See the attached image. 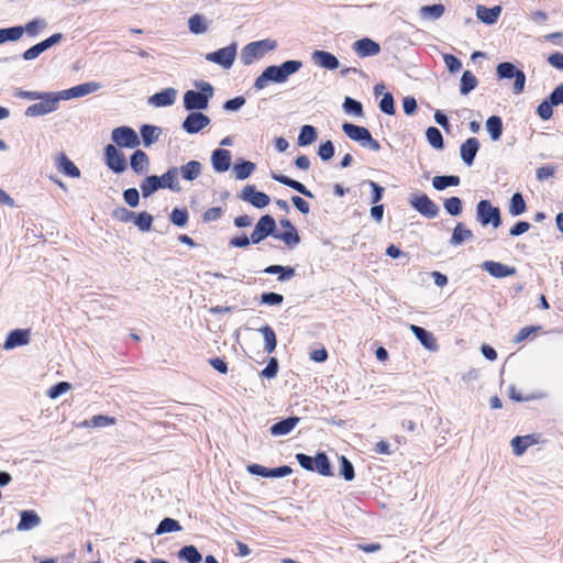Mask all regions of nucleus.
Returning <instances> with one entry per match:
<instances>
[{
  "label": "nucleus",
  "mask_w": 563,
  "mask_h": 563,
  "mask_svg": "<svg viewBox=\"0 0 563 563\" xmlns=\"http://www.w3.org/2000/svg\"><path fill=\"white\" fill-rule=\"evenodd\" d=\"M141 231L143 232H147L151 230L152 228V223H153V217L143 211L139 214L135 213V218L134 220L132 221Z\"/></svg>",
  "instance_id": "nucleus-55"
},
{
  "label": "nucleus",
  "mask_w": 563,
  "mask_h": 563,
  "mask_svg": "<svg viewBox=\"0 0 563 563\" xmlns=\"http://www.w3.org/2000/svg\"><path fill=\"white\" fill-rule=\"evenodd\" d=\"M473 238V232L467 229L462 222L457 223L453 229L450 243L454 246L461 245L466 240Z\"/></svg>",
  "instance_id": "nucleus-37"
},
{
  "label": "nucleus",
  "mask_w": 563,
  "mask_h": 563,
  "mask_svg": "<svg viewBox=\"0 0 563 563\" xmlns=\"http://www.w3.org/2000/svg\"><path fill=\"white\" fill-rule=\"evenodd\" d=\"M410 331L415 334V336L418 339L421 345H423L427 350L432 352L438 350L435 339L431 332L415 324H410Z\"/></svg>",
  "instance_id": "nucleus-25"
},
{
  "label": "nucleus",
  "mask_w": 563,
  "mask_h": 563,
  "mask_svg": "<svg viewBox=\"0 0 563 563\" xmlns=\"http://www.w3.org/2000/svg\"><path fill=\"white\" fill-rule=\"evenodd\" d=\"M527 210V205L523 199V196L520 192H515L510 199L509 203V213L512 217H518L525 213Z\"/></svg>",
  "instance_id": "nucleus-45"
},
{
  "label": "nucleus",
  "mask_w": 563,
  "mask_h": 563,
  "mask_svg": "<svg viewBox=\"0 0 563 563\" xmlns=\"http://www.w3.org/2000/svg\"><path fill=\"white\" fill-rule=\"evenodd\" d=\"M170 221L177 227H185L188 222L187 210L175 208L170 213Z\"/></svg>",
  "instance_id": "nucleus-60"
},
{
  "label": "nucleus",
  "mask_w": 563,
  "mask_h": 563,
  "mask_svg": "<svg viewBox=\"0 0 563 563\" xmlns=\"http://www.w3.org/2000/svg\"><path fill=\"white\" fill-rule=\"evenodd\" d=\"M302 67V62L289 59L280 65L267 66L262 74L255 79L254 88L262 90L268 86L269 82L284 84L288 78L297 73Z\"/></svg>",
  "instance_id": "nucleus-1"
},
{
  "label": "nucleus",
  "mask_w": 563,
  "mask_h": 563,
  "mask_svg": "<svg viewBox=\"0 0 563 563\" xmlns=\"http://www.w3.org/2000/svg\"><path fill=\"white\" fill-rule=\"evenodd\" d=\"M178 558L188 563H200L202 560L201 554L195 545H185L178 552Z\"/></svg>",
  "instance_id": "nucleus-44"
},
{
  "label": "nucleus",
  "mask_w": 563,
  "mask_h": 563,
  "mask_svg": "<svg viewBox=\"0 0 563 563\" xmlns=\"http://www.w3.org/2000/svg\"><path fill=\"white\" fill-rule=\"evenodd\" d=\"M476 219L483 225H493L497 229L501 225V216L498 207H494L489 200H481L476 206Z\"/></svg>",
  "instance_id": "nucleus-5"
},
{
  "label": "nucleus",
  "mask_w": 563,
  "mask_h": 563,
  "mask_svg": "<svg viewBox=\"0 0 563 563\" xmlns=\"http://www.w3.org/2000/svg\"><path fill=\"white\" fill-rule=\"evenodd\" d=\"M445 211L453 217L460 216L463 211L462 200L459 197H451L444 200Z\"/></svg>",
  "instance_id": "nucleus-51"
},
{
  "label": "nucleus",
  "mask_w": 563,
  "mask_h": 563,
  "mask_svg": "<svg viewBox=\"0 0 563 563\" xmlns=\"http://www.w3.org/2000/svg\"><path fill=\"white\" fill-rule=\"evenodd\" d=\"M275 230H276V222L272 216L265 214V216L261 217L258 222L256 223L253 232L251 233L252 243H254V244L261 243L267 236L276 234Z\"/></svg>",
  "instance_id": "nucleus-9"
},
{
  "label": "nucleus",
  "mask_w": 563,
  "mask_h": 563,
  "mask_svg": "<svg viewBox=\"0 0 563 563\" xmlns=\"http://www.w3.org/2000/svg\"><path fill=\"white\" fill-rule=\"evenodd\" d=\"M478 85V80L470 70H465L461 77L460 81V92L461 95H468L472 90H474Z\"/></svg>",
  "instance_id": "nucleus-42"
},
{
  "label": "nucleus",
  "mask_w": 563,
  "mask_h": 563,
  "mask_svg": "<svg viewBox=\"0 0 563 563\" xmlns=\"http://www.w3.org/2000/svg\"><path fill=\"white\" fill-rule=\"evenodd\" d=\"M177 96V90L175 88H165L159 92L154 93L150 97L148 102L154 107H168L174 104Z\"/></svg>",
  "instance_id": "nucleus-23"
},
{
  "label": "nucleus",
  "mask_w": 563,
  "mask_h": 563,
  "mask_svg": "<svg viewBox=\"0 0 563 563\" xmlns=\"http://www.w3.org/2000/svg\"><path fill=\"white\" fill-rule=\"evenodd\" d=\"M265 274L278 275L279 282L289 280L295 276V268L283 265H269L264 271Z\"/></svg>",
  "instance_id": "nucleus-36"
},
{
  "label": "nucleus",
  "mask_w": 563,
  "mask_h": 563,
  "mask_svg": "<svg viewBox=\"0 0 563 563\" xmlns=\"http://www.w3.org/2000/svg\"><path fill=\"white\" fill-rule=\"evenodd\" d=\"M178 176L179 173L177 167H172L161 177L158 176L161 179L162 188H168L176 192L180 191L181 187L178 181Z\"/></svg>",
  "instance_id": "nucleus-32"
},
{
  "label": "nucleus",
  "mask_w": 563,
  "mask_h": 563,
  "mask_svg": "<svg viewBox=\"0 0 563 563\" xmlns=\"http://www.w3.org/2000/svg\"><path fill=\"white\" fill-rule=\"evenodd\" d=\"M274 238L283 241L288 246H294L300 243V236L296 229L287 230L286 232L276 233Z\"/></svg>",
  "instance_id": "nucleus-52"
},
{
  "label": "nucleus",
  "mask_w": 563,
  "mask_h": 563,
  "mask_svg": "<svg viewBox=\"0 0 563 563\" xmlns=\"http://www.w3.org/2000/svg\"><path fill=\"white\" fill-rule=\"evenodd\" d=\"M143 198L151 197L162 188L161 179L156 175L146 176L140 184Z\"/></svg>",
  "instance_id": "nucleus-34"
},
{
  "label": "nucleus",
  "mask_w": 563,
  "mask_h": 563,
  "mask_svg": "<svg viewBox=\"0 0 563 563\" xmlns=\"http://www.w3.org/2000/svg\"><path fill=\"white\" fill-rule=\"evenodd\" d=\"M195 87L197 90H187L184 93V108L187 111H201L207 109L214 93L212 85L208 81H196Z\"/></svg>",
  "instance_id": "nucleus-2"
},
{
  "label": "nucleus",
  "mask_w": 563,
  "mask_h": 563,
  "mask_svg": "<svg viewBox=\"0 0 563 563\" xmlns=\"http://www.w3.org/2000/svg\"><path fill=\"white\" fill-rule=\"evenodd\" d=\"M353 49L361 57L375 56L379 53V45L371 38H361L353 44Z\"/></svg>",
  "instance_id": "nucleus-24"
},
{
  "label": "nucleus",
  "mask_w": 563,
  "mask_h": 563,
  "mask_svg": "<svg viewBox=\"0 0 563 563\" xmlns=\"http://www.w3.org/2000/svg\"><path fill=\"white\" fill-rule=\"evenodd\" d=\"M113 217L121 222L129 223L134 220L135 212L124 207H118L113 210Z\"/></svg>",
  "instance_id": "nucleus-63"
},
{
  "label": "nucleus",
  "mask_w": 563,
  "mask_h": 563,
  "mask_svg": "<svg viewBox=\"0 0 563 563\" xmlns=\"http://www.w3.org/2000/svg\"><path fill=\"white\" fill-rule=\"evenodd\" d=\"M247 471L253 475H258L262 477H285L291 474V467L287 465H283L275 468H267L260 464H252L247 466Z\"/></svg>",
  "instance_id": "nucleus-15"
},
{
  "label": "nucleus",
  "mask_w": 563,
  "mask_h": 563,
  "mask_svg": "<svg viewBox=\"0 0 563 563\" xmlns=\"http://www.w3.org/2000/svg\"><path fill=\"white\" fill-rule=\"evenodd\" d=\"M444 11L445 8L441 3L423 5L420 8V15L423 19L438 20L443 15Z\"/></svg>",
  "instance_id": "nucleus-46"
},
{
  "label": "nucleus",
  "mask_w": 563,
  "mask_h": 563,
  "mask_svg": "<svg viewBox=\"0 0 563 563\" xmlns=\"http://www.w3.org/2000/svg\"><path fill=\"white\" fill-rule=\"evenodd\" d=\"M311 60L314 65L328 70H335L340 67L336 56L327 51L317 49L312 52Z\"/></svg>",
  "instance_id": "nucleus-16"
},
{
  "label": "nucleus",
  "mask_w": 563,
  "mask_h": 563,
  "mask_svg": "<svg viewBox=\"0 0 563 563\" xmlns=\"http://www.w3.org/2000/svg\"><path fill=\"white\" fill-rule=\"evenodd\" d=\"M60 98V91L57 92H37V115H44L57 110Z\"/></svg>",
  "instance_id": "nucleus-12"
},
{
  "label": "nucleus",
  "mask_w": 563,
  "mask_h": 563,
  "mask_svg": "<svg viewBox=\"0 0 563 563\" xmlns=\"http://www.w3.org/2000/svg\"><path fill=\"white\" fill-rule=\"evenodd\" d=\"M343 110L347 114H353L355 117H362L363 115V106H362V103L360 101L351 98V97H345L344 102H343Z\"/></svg>",
  "instance_id": "nucleus-54"
},
{
  "label": "nucleus",
  "mask_w": 563,
  "mask_h": 563,
  "mask_svg": "<svg viewBox=\"0 0 563 563\" xmlns=\"http://www.w3.org/2000/svg\"><path fill=\"white\" fill-rule=\"evenodd\" d=\"M410 206L427 219H434L439 214L438 205L426 194H412L409 197Z\"/></svg>",
  "instance_id": "nucleus-6"
},
{
  "label": "nucleus",
  "mask_w": 563,
  "mask_h": 563,
  "mask_svg": "<svg viewBox=\"0 0 563 563\" xmlns=\"http://www.w3.org/2000/svg\"><path fill=\"white\" fill-rule=\"evenodd\" d=\"M260 302L267 306H280L284 302V296L277 292H263Z\"/></svg>",
  "instance_id": "nucleus-58"
},
{
  "label": "nucleus",
  "mask_w": 563,
  "mask_h": 563,
  "mask_svg": "<svg viewBox=\"0 0 563 563\" xmlns=\"http://www.w3.org/2000/svg\"><path fill=\"white\" fill-rule=\"evenodd\" d=\"M500 13H501L500 5H495L493 8H486L485 5L479 4L476 8L477 19L488 25L496 23Z\"/></svg>",
  "instance_id": "nucleus-28"
},
{
  "label": "nucleus",
  "mask_w": 563,
  "mask_h": 563,
  "mask_svg": "<svg viewBox=\"0 0 563 563\" xmlns=\"http://www.w3.org/2000/svg\"><path fill=\"white\" fill-rule=\"evenodd\" d=\"M426 136L430 145L435 150H442L444 147L443 136L438 128H428L426 131Z\"/></svg>",
  "instance_id": "nucleus-50"
},
{
  "label": "nucleus",
  "mask_w": 563,
  "mask_h": 563,
  "mask_svg": "<svg viewBox=\"0 0 563 563\" xmlns=\"http://www.w3.org/2000/svg\"><path fill=\"white\" fill-rule=\"evenodd\" d=\"M101 87L102 85L98 81L84 82L69 89L62 90L60 98H63L64 100L81 98L90 93L97 92L101 89Z\"/></svg>",
  "instance_id": "nucleus-14"
},
{
  "label": "nucleus",
  "mask_w": 563,
  "mask_h": 563,
  "mask_svg": "<svg viewBox=\"0 0 563 563\" xmlns=\"http://www.w3.org/2000/svg\"><path fill=\"white\" fill-rule=\"evenodd\" d=\"M123 200L131 208H135L140 203V192L136 188H128L123 191Z\"/></svg>",
  "instance_id": "nucleus-61"
},
{
  "label": "nucleus",
  "mask_w": 563,
  "mask_h": 563,
  "mask_svg": "<svg viewBox=\"0 0 563 563\" xmlns=\"http://www.w3.org/2000/svg\"><path fill=\"white\" fill-rule=\"evenodd\" d=\"M236 51L238 44L232 43L218 51L206 54V59L223 67L224 69H230L236 58Z\"/></svg>",
  "instance_id": "nucleus-8"
},
{
  "label": "nucleus",
  "mask_w": 563,
  "mask_h": 563,
  "mask_svg": "<svg viewBox=\"0 0 563 563\" xmlns=\"http://www.w3.org/2000/svg\"><path fill=\"white\" fill-rule=\"evenodd\" d=\"M188 27L192 34H203L208 31V21L202 14L196 13L189 18Z\"/></svg>",
  "instance_id": "nucleus-39"
},
{
  "label": "nucleus",
  "mask_w": 563,
  "mask_h": 563,
  "mask_svg": "<svg viewBox=\"0 0 563 563\" xmlns=\"http://www.w3.org/2000/svg\"><path fill=\"white\" fill-rule=\"evenodd\" d=\"M142 142L145 147H150L158 141L162 134V129L152 124H143L140 129Z\"/></svg>",
  "instance_id": "nucleus-31"
},
{
  "label": "nucleus",
  "mask_w": 563,
  "mask_h": 563,
  "mask_svg": "<svg viewBox=\"0 0 563 563\" xmlns=\"http://www.w3.org/2000/svg\"><path fill=\"white\" fill-rule=\"evenodd\" d=\"M299 421L300 419L298 417H288L274 423L269 431L275 437L286 435L294 430Z\"/></svg>",
  "instance_id": "nucleus-29"
},
{
  "label": "nucleus",
  "mask_w": 563,
  "mask_h": 563,
  "mask_svg": "<svg viewBox=\"0 0 563 563\" xmlns=\"http://www.w3.org/2000/svg\"><path fill=\"white\" fill-rule=\"evenodd\" d=\"M104 162L108 168L115 174L123 173L128 167L124 154L114 144H108L104 147Z\"/></svg>",
  "instance_id": "nucleus-10"
},
{
  "label": "nucleus",
  "mask_w": 563,
  "mask_h": 563,
  "mask_svg": "<svg viewBox=\"0 0 563 563\" xmlns=\"http://www.w3.org/2000/svg\"><path fill=\"white\" fill-rule=\"evenodd\" d=\"M342 131L353 141L358 142L361 145L367 140L371 134L369 131L353 123L345 122L342 124Z\"/></svg>",
  "instance_id": "nucleus-26"
},
{
  "label": "nucleus",
  "mask_w": 563,
  "mask_h": 563,
  "mask_svg": "<svg viewBox=\"0 0 563 563\" xmlns=\"http://www.w3.org/2000/svg\"><path fill=\"white\" fill-rule=\"evenodd\" d=\"M55 166L58 172L67 177H80V169L64 153H59L55 156Z\"/></svg>",
  "instance_id": "nucleus-20"
},
{
  "label": "nucleus",
  "mask_w": 563,
  "mask_h": 563,
  "mask_svg": "<svg viewBox=\"0 0 563 563\" xmlns=\"http://www.w3.org/2000/svg\"><path fill=\"white\" fill-rule=\"evenodd\" d=\"M379 109L382 112L393 115L395 113V102L391 93L387 92L379 101Z\"/></svg>",
  "instance_id": "nucleus-62"
},
{
  "label": "nucleus",
  "mask_w": 563,
  "mask_h": 563,
  "mask_svg": "<svg viewBox=\"0 0 563 563\" xmlns=\"http://www.w3.org/2000/svg\"><path fill=\"white\" fill-rule=\"evenodd\" d=\"M232 155L231 152L224 148H217L211 154L212 168L217 173H224L231 166Z\"/></svg>",
  "instance_id": "nucleus-18"
},
{
  "label": "nucleus",
  "mask_w": 563,
  "mask_h": 563,
  "mask_svg": "<svg viewBox=\"0 0 563 563\" xmlns=\"http://www.w3.org/2000/svg\"><path fill=\"white\" fill-rule=\"evenodd\" d=\"M482 268L496 278H504L516 274V268L499 262L485 261Z\"/></svg>",
  "instance_id": "nucleus-19"
},
{
  "label": "nucleus",
  "mask_w": 563,
  "mask_h": 563,
  "mask_svg": "<svg viewBox=\"0 0 563 563\" xmlns=\"http://www.w3.org/2000/svg\"><path fill=\"white\" fill-rule=\"evenodd\" d=\"M258 331L262 333L265 341V352H274L277 345V339L274 330L269 325H264Z\"/></svg>",
  "instance_id": "nucleus-48"
},
{
  "label": "nucleus",
  "mask_w": 563,
  "mask_h": 563,
  "mask_svg": "<svg viewBox=\"0 0 563 563\" xmlns=\"http://www.w3.org/2000/svg\"><path fill=\"white\" fill-rule=\"evenodd\" d=\"M460 185V177L455 175L434 176L432 179V186L437 190H444L450 186Z\"/></svg>",
  "instance_id": "nucleus-43"
},
{
  "label": "nucleus",
  "mask_w": 563,
  "mask_h": 563,
  "mask_svg": "<svg viewBox=\"0 0 563 563\" xmlns=\"http://www.w3.org/2000/svg\"><path fill=\"white\" fill-rule=\"evenodd\" d=\"M554 104L551 103V100L548 98L547 100H543L537 108V113L542 120H549L552 114L553 110L552 107Z\"/></svg>",
  "instance_id": "nucleus-64"
},
{
  "label": "nucleus",
  "mask_w": 563,
  "mask_h": 563,
  "mask_svg": "<svg viewBox=\"0 0 563 563\" xmlns=\"http://www.w3.org/2000/svg\"><path fill=\"white\" fill-rule=\"evenodd\" d=\"M239 197L258 209L265 208L271 201L269 196L265 192L257 191L254 185H246Z\"/></svg>",
  "instance_id": "nucleus-13"
},
{
  "label": "nucleus",
  "mask_w": 563,
  "mask_h": 563,
  "mask_svg": "<svg viewBox=\"0 0 563 563\" xmlns=\"http://www.w3.org/2000/svg\"><path fill=\"white\" fill-rule=\"evenodd\" d=\"M313 472H318L322 476H332L330 461L324 452H318L313 461Z\"/></svg>",
  "instance_id": "nucleus-35"
},
{
  "label": "nucleus",
  "mask_w": 563,
  "mask_h": 563,
  "mask_svg": "<svg viewBox=\"0 0 563 563\" xmlns=\"http://www.w3.org/2000/svg\"><path fill=\"white\" fill-rule=\"evenodd\" d=\"M256 166L254 163L250 161H242L241 163H236L233 166L234 176L239 180H244L249 178L252 173L255 170Z\"/></svg>",
  "instance_id": "nucleus-41"
},
{
  "label": "nucleus",
  "mask_w": 563,
  "mask_h": 563,
  "mask_svg": "<svg viewBox=\"0 0 563 563\" xmlns=\"http://www.w3.org/2000/svg\"><path fill=\"white\" fill-rule=\"evenodd\" d=\"M486 130L489 133L490 139L496 142L503 134V121L498 115H492L486 120Z\"/></svg>",
  "instance_id": "nucleus-38"
},
{
  "label": "nucleus",
  "mask_w": 563,
  "mask_h": 563,
  "mask_svg": "<svg viewBox=\"0 0 563 563\" xmlns=\"http://www.w3.org/2000/svg\"><path fill=\"white\" fill-rule=\"evenodd\" d=\"M479 150V142L476 137H468L460 147V155L462 161L467 165L472 166L475 156Z\"/></svg>",
  "instance_id": "nucleus-21"
},
{
  "label": "nucleus",
  "mask_w": 563,
  "mask_h": 563,
  "mask_svg": "<svg viewBox=\"0 0 563 563\" xmlns=\"http://www.w3.org/2000/svg\"><path fill=\"white\" fill-rule=\"evenodd\" d=\"M210 124V118L201 111H189V114L181 123V128L188 134L199 133Z\"/></svg>",
  "instance_id": "nucleus-11"
},
{
  "label": "nucleus",
  "mask_w": 563,
  "mask_h": 563,
  "mask_svg": "<svg viewBox=\"0 0 563 563\" xmlns=\"http://www.w3.org/2000/svg\"><path fill=\"white\" fill-rule=\"evenodd\" d=\"M30 330H14L9 333L3 347L5 350L14 349L24 345L29 342Z\"/></svg>",
  "instance_id": "nucleus-30"
},
{
  "label": "nucleus",
  "mask_w": 563,
  "mask_h": 563,
  "mask_svg": "<svg viewBox=\"0 0 563 563\" xmlns=\"http://www.w3.org/2000/svg\"><path fill=\"white\" fill-rule=\"evenodd\" d=\"M130 166L137 175H145L150 170V158L142 150H136L130 157Z\"/></svg>",
  "instance_id": "nucleus-22"
},
{
  "label": "nucleus",
  "mask_w": 563,
  "mask_h": 563,
  "mask_svg": "<svg viewBox=\"0 0 563 563\" xmlns=\"http://www.w3.org/2000/svg\"><path fill=\"white\" fill-rule=\"evenodd\" d=\"M496 76L498 79H515L514 93L520 95L525 90L526 75L510 62L499 63L496 67Z\"/></svg>",
  "instance_id": "nucleus-4"
},
{
  "label": "nucleus",
  "mask_w": 563,
  "mask_h": 563,
  "mask_svg": "<svg viewBox=\"0 0 563 563\" xmlns=\"http://www.w3.org/2000/svg\"><path fill=\"white\" fill-rule=\"evenodd\" d=\"M25 31L29 32L30 34L35 33V20L30 21L25 26L0 29V44L7 41L19 40L24 34Z\"/></svg>",
  "instance_id": "nucleus-17"
},
{
  "label": "nucleus",
  "mask_w": 563,
  "mask_h": 563,
  "mask_svg": "<svg viewBox=\"0 0 563 563\" xmlns=\"http://www.w3.org/2000/svg\"><path fill=\"white\" fill-rule=\"evenodd\" d=\"M531 444L530 437L517 435L511 440V446L516 455H522L527 448Z\"/></svg>",
  "instance_id": "nucleus-56"
},
{
  "label": "nucleus",
  "mask_w": 563,
  "mask_h": 563,
  "mask_svg": "<svg viewBox=\"0 0 563 563\" xmlns=\"http://www.w3.org/2000/svg\"><path fill=\"white\" fill-rule=\"evenodd\" d=\"M64 38V35L62 33H55L51 35L48 38L41 41L37 43V56L42 54L43 52L47 51L52 46L60 43V41Z\"/></svg>",
  "instance_id": "nucleus-57"
},
{
  "label": "nucleus",
  "mask_w": 563,
  "mask_h": 563,
  "mask_svg": "<svg viewBox=\"0 0 563 563\" xmlns=\"http://www.w3.org/2000/svg\"><path fill=\"white\" fill-rule=\"evenodd\" d=\"M111 140L119 147L135 148L141 144V140L134 129L122 125L111 132Z\"/></svg>",
  "instance_id": "nucleus-7"
},
{
  "label": "nucleus",
  "mask_w": 563,
  "mask_h": 563,
  "mask_svg": "<svg viewBox=\"0 0 563 563\" xmlns=\"http://www.w3.org/2000/svg\"><path fill=\"white\" fill-rule=\"evenodd\" d=\"M115 423V419L113 417H109L106 415H97L93 416L90 420H85L81 426L82 427H92V428H102L112 426Z\"/></svg>",
  "instance_id": "nucleus-49"
},
{
  "label": "nucleus",
  "mask_w": 563,
  "mask_h": 563,
  "mask_svg": "<svg viewBox=\"0 0 563 563\" xmlns=\"http://www.w3.org/2000/svg\"><path fill=\"white\" fill-rule=\"evenodd\" d=\"M272 178L285 186L292 188L294 190L298 191L299 194H301L308 198L314 197L313 194L303 184H301L300 181L295 180L288 176L272 173Z\"/></svg>",
  "instance_id": "nucleus-27"
},
{
  "label": "nucleus",
  "mask_w": 563,
  "mask_h": 563,
  "mask_svg": "<svg viewBox=\"0 0 563 563\" xmlns=\"http://www.w3.org/2000/svg\"><path fill=\"white\" fill-rule=\"evenodd\" d=\"M340 475L347 482H351L355 477L354 466L347 457L341 455L340 459Z\"/></svg>",
  "instance_id": "nucleus-53"
},
{
  "label": "nucleus",
  "mask_w": 563,
  "mask_h": 563,
  "mask_svg": "<svg viewBox=\"0 0 563 563\" xmlns=\"http://www.w3.org/2000/svg\"><path fill=\"white\" fill-rule=\"evenodd\" d=\"M318 139L317 130L314 126L305 124L300 129V133L298 135V145L299 146H308L312 144Z\"/></svg>",
  "instance_id": "nucleus-40"
},
{
  "label": "nucleus",
  "mask_w": 563,
  "mask_h": 563,
  "mask_svg": "<svg viewBox=\"0 0 563 563\" xmlns=\"http://www.w3.org/2000/svg\"><path fill=\"white\" fill-rule=\"evenodd\" d=\"M277 45V41L272 38L251 42L242 48L241 60L246 66L252 65L267 53L275 51Z\"/></svg>",
  "instance_id": "nucleus-3"
},
{
  "label": "nucleus",
  "mask_w": 563,
  "mask_h": 563,
  "mask_svg": "<svg viewBox=\"0 0 563 563\" xmlns=\"http://www.w3.org/2000/svg\"><path fill=\"white\" fill-rule=\"evenodd\" d=\"M202 165L198 161H190L187 164L183 165L180 168H178V173L181 175V177L186 180H195L197 179L201 174Z\"/></svg>",
  "instance_id": "nucleus-33"
},
{
  "label": "nucleus",
  "mask_w": 563,
  "mask_h": 563,
  "mask_svg": "<svg viewBox=\"0 0 563 563\" xmlns=\"http://www.w3.org/2000/svg\"><path fill=\"white\" fill-rule=\"evenodd\" d=\"M181 530H183V528L177 520H175L173 518H164L156 527L155 533L157 536H161L164 533L177 532V531H181Z\"/></svg>",
  "instance_id": "nucleus-47"
},
{
  "label": "nucleus",
  "mask_w": 563,
  "mask_h": 563,
  "mask_svg": "<svg viewBox=\"0 0 563 563\" xmlns=\"http://www.w3.org/2000/svg\"><path fill=\"white\" fill-rule=\"evenodd\" d=\"M35 526V511H23L21 515V520L18 525L19 530H27L32 529Z\"/></svg>",
  "instance_id": "nucleus-59"
}]
</instances>
